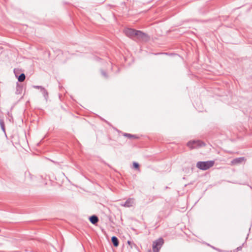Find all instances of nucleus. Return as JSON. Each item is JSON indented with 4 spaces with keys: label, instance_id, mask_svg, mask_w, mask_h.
Returning <instances> with one entry per match:
<instances>
[{
    "label": "nucleus",
    "instance_id": "f257e3e1",
    "mask_svg": "<svg viewBox=\"0 0 252 252\" xmlns=\"http://www.w3.org/2000/svg\"><path fill=\"white\" fill-rule=\"evenodd\" d=\"M215 163L214 160H209L206 161H198L196 163V167L202 170H206L212 167Z\"/></svg>",
    "mask_w": 252,
    "mask_h": 252
},
{
    "label": "nucleus",
    "instance_id": "f03ea898",
    "mask_svg": "<svg viewBox=\"0 0 252 252\" xmlns=\"http://www.w3.org/2000/svg\"><path fill=\"white\" fill-rule=\"evenodd\" d=\"M135 37L138 41L143 42L148 41L150 39V37L148 34L141 31H137V32L135 33Z\"/></svg>",
    "mask_w": 252,
    "mask_h": 252
},
{
    "label": "nucleus",
    "instance_id": "7ed1b4c3",
    "mask_svg": "<svg viewBox=\"0 0 252 252\" xmlns=\"http://www.w3.org/2000/svg\"><path fill=\"white\" fill-rule=\"evenodd\" d=\"M204 145V143L200 140L190 141L187 143V146L190 149L197 148Z\"/></svg>",
    "mask_w": 252,
    "mask_h": 252
},
{
    "label": "nucleus",
    "instance_id": "20e7f679",
    "mask_svg": "<svg viewBox=\"0 0 252 252\" xmlns=\"http://www.w3.org/2000/svg\"><path fill=\"white\" fill-rule=\"evenodd\" d=\"M138 30L132 29H127L125 31L126 35L131 39H133L135 37V33Z\"/></svg>",
    "mask_w": 252,
    "mask_h": 252
},
{
    "label": "nucleus",
    "instance_id": "39448f33",
    "mask_svg": "<svg viewBox=\"0 0 252 252\" xmlns=\"http://www.w3.org/2000/svg\"><path fill=\"white\" fill-rule=\"evenodd\" d=\"M163 243V239L162 238H159L156 241L153 242V247H160V248H161Z\"/></svg>",
    "mask_w": 252,
    "mask_h": 252
},
{
    "label": "nucleus",
    "instance_id": "423d86ee",
    "mask_svg": "<svg viewBox=\"0 0 252 252\" xmlns=\"http://www.w3.org/2000/svg\"><path fill=\"white\" fill-rule=\"evenodd\" d=\"M133 204V199L132 198H128L124 203L121 204V206L125 207H130L132 206Z\"/></svg>",
    "mask_w": 252,
    "mask_h": 252
},
{
    "label": "nucleus",
    "instance_id": "0eeeda50",
    "mask_svg": "<svg viewBox=\"0 0 252 252\" xmlns=\"http://www.w3.org/2000/svg\"><path fill=\"white\" fill-rule=\"evenodd\" d=\"M245 160L244 157H240L233 159L231 161L232 164L236 165L239 163H241Z\"/></svg>",
    "mask_w": 252,
    "mask_h": 252
},
{
    "label": "nucleus",
    "instance_id": "6e6552de",
    "mask_svg": "<svg viewBox=\"0 0 252 252\" xmlns=\"http://www.w3.org/2000/svg\"><path fill=\"white\" fill-rule=\"evenodd\" d=\"M90 221L93 224H96L99 221L98 218L96 215H92L89 217Z\"/></svg>",
    "mask_w": 252,
    "mask_h": 252
},
{
    "label": "nucleus",
    "instance_id": "1a4fd4ad",
    "mask_svg": "<svg viewBox=\"0 0 252 252\" xmlns=\"http://www.w3.org/2000/svg\"><path fill=\"white\" fill-rule=\"evenodd\" d=\"M14 72L15 74L16 77L17 78L19 82H22L25 80L26 76L24 73H21L19 76H18L16 73L15 69H14Z\"/></svg>",
    "mask_w": 252,
    "mask_h": 252
},
{
    "label": "nucleus",
    "instance_id": "9d476101",
    "mask_svg": "<svg viewBox=\"0 0 252 252\" xmlns=\"http://www.w3.org/2000/svg\"><path fill=\"white\" fill-rule=\"evenodd\" d=\"M111 242L113 246L115 247H117L119 244V241L118 238L116 236H112L111 238Z\"/></svg>",
    "mask_w": 252,
    "mask_h": 252
},
{
    "label": "nucleus",
    "instance_id": "9b49d317",
    "mask_svg": "<svg viewBox=\"0 0 252 252\" xmlns=\"http://www.w3.org/2000/svg\"><path fill=\"white\" fill-rule=\"evenodd\" d=\"M40 92L42 93L45 99L47 100L48 97V93L47 91L44 88H43V89H42Z\"/></svg>",
    "mask_w": 252,
    "mask_h": 252
},
{
    "label": "nucleus",
    "instance_id": "f8f14e48",
    "mask_svg": "<svg viewBox=\"0 0 252 252\" xmlns=\"http://www.w3.org/2000/svg\"><path fill=\"white\" fill-rule=\"evenodd\" d=\"M0 126L2 130V131L4 132H5V126H4V121L2 119H0Z\"/></svg>",
    "mask_w": 252,
    "mask_h": 252
},
{
    "label": "nucleus",
    "instance_id": "ddd939ff",
    "mask_svg": "<svg viewBox=\"0 0 252 252\" xmlns=\"http://www.w3.org/2000/svg\"><path fill=\"white\" fill-rule=\"evenodd\" d=\"M123 135L125 137L128 138H137V136L135 135H133V134H129V133H124L123 134Z\"/></svg>",
    "mask_w": 252,
    "mask_h": 252
},
{
    "label": "nucleus",
    "instance_id": "4468645a",
    "mask_svg": "<svg viewBox=\"0 0 252 252\" xmlns=\"http://www.w3.org/2000/svg\"><path fill=\"white\" fill-rule=\"evenodd\" d=\"M133 168L136 170H139V164L136 162H133Z\"/></svg>",
    "mask_w": 252,
    "mask_h": 252
},
{
    "label": "nucleus",
    "instance_id": "2eb2a0df",
    "mask_svg": "<svg viewBox=\"0 0 252 252\" xmlns=\"http://www.w3.org/2000/svg\"><path fill=\"white\" fill-rule=\"evenodd\" d=\"M16 89H17L16 94H20V91H21L22 90V87L18 83H17Z\"/></svg>",
    "mask_w": 252,
    "mask_h": 252
},
{
    "label": "nucleus",
    "instance_id": "dca6fc26",
    "mask_svg": "<svg viewBox=\"0 0 252 252\" xmlns=\"http://www.w3.org/2000/svg\"><path fill=\"white\" fill-rule=\"evenodd\" d=\"M101 74L104 77H105V78H108V75L107 74V73L103 70H101Z\"/></svg>",
    "mask_w": 252,
    "mask_h": 252
},
{
    "label": "nucleus",
    "instance_id": "f3484780",
    "mask_svg": "<svg viewBox=\"0 0 252 252\" xmlns=\"http://www.w3.org/2000/svg\"><path fill=\"white\" fill-rule=\"evenodd\" d=\"M160 249V247H153V252H159Z\"/></svg>",
    "mask_w": 252,
    "mask_h": 252
},
{
    "label": "nucleus",
    "instance_id": "a211bd4d",
    "mask_svg": "<svg viewBox=\"0 0 252 252\" xmlns=\"http://www.w3.org/2000/svg\"><path fill=\"white\" fill-rule=\"evenodd\" d=\"M33 88L38 89H40L41 91L42 90V89H43L44 87H43L42 86H33Z\"/></svg>",
    "mask_w": 252,
    "mask_h": 252
},
{
    "label": "nucleus",
    "instance_id": "6ab92c4d",
    "mask_svg": "<svg viewBox=\"0 0 252 252\" xmlns=\"http://www.w3.org/2000/svg\"><path fill=\"white\" fill-rule=\"evenodd\" d=\"M244 244L242 245V246H239L238 247L236 250H235V251H240L242 250V246H243Z\"/></svg>",
    "mask_w": 252,
    "mask_h": 252
},
{
    "label": "nucleus",
    "instance_id": "aec40b11",
    "mask_svg": "<svg viewBox=\"0 0 252 252\" xmlns=\"http://www.w3.org/2000/svg\"><path fill=\"white\" fill-rule=\"evenodd\" d=\"M212 248H213V249H215V250H217V251H219V252H220V249H217V248H215V247H212Z\"/></svg>",
    "mask_w": 252,
    "mask_h": 252
},
{
    "label": "nucleus",
    "instance_id": "412c9836",
    "mask_svg": "<svg viewBox=\"0 0 252 252\" xmlns=\"http://www.w3.org/2000/svg\"><path fill=\"white\" fill-rule=\"evenodd\" d=\"M127 244L129 245H130L131 244V242L130 241H127Z\"/></svg>",
    "mask_w": 252,
    "mask_h": 252
},
{
    "label": "nucleus",
    "instance_id": "4be33fe9",
    "mask_svg": "<svg viewBox=\"0 0 252 252\" xmlns=\"http://www.w3.org/2000/svg\"><path fill=\"white\" fill-rule=\"evenodd\" d=\"M99 60H100V59L99 58H98V57L96 58V60L98 61Z\"/></svg>",
    "mask_w": 252,
    "mask_h": 252
},
{
    "label": "nucleus",
    "instance_id": "5701e85b",
    "mask_svg": "<svg viewBox=\"0 0 252 252\" xmlns=\"http://www.w3.org/2000/svg\"><path fill=\"white\" fill-rule=\"evenodd\" d=\"M148 252H151V251L149 250Z\"/></svg>",
    "mask_w": 252,
    "mask_h": 252
},
{
    "label": "nucleus",
    "instance_id": "b1692460",
    "mask_svg": "<svg viewBox=\"0 0 252 252\" xmlns=\"http://www.w3.org/2000/svg\"><path fill=\"white\" fill-rule=\"evenodd\" d=\"M161 54H163V53H161ZM165 54H166L167 53H165Z\"/></svg>",
    "mask_w": 252,
    "mask_h": 252
}]
</instances>
